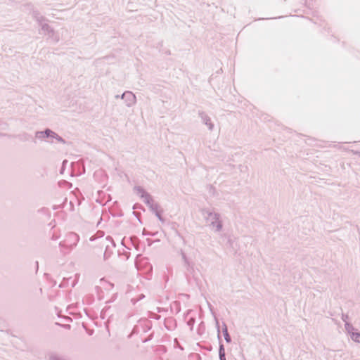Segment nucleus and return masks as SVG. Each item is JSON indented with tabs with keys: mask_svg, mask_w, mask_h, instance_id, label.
I'll list each match as a JSON object with an SVG mask.
<instances>
[{
	"mask_svg": "<svg viewBox=\"0 0 360 360\" xmlns=\"http://www.w3.org/2000/svg\"><path fill=\"white\" fill-rule=\"evenodd\" d=\"M205 221L208 224L210 229L214 233H220L223 230V220L221 214L214 208L203 207L200 210Z\"/></svg>",
	"mask_w": 360,
	"mask_h": 360,
	"instance_id": "nucleus-1",
	"label": "nucleus"
},
{
	"mask_svg": "<svg viewBox=\"0 0 360 360\" xmlns=\"http://www.w3.org/2000/svg\"><path fill=\"white\" fill-rule=\"evenodd\" d=\"M345 330L353 342L360 344V330L349 322L345 323Z\"/></svg>",
	"mask_w": 360,
	"mask_h": 360,
	"instance_id": "nucleus-2",
	"label": "nucleus"
},
{
	"mask_svg": "<svg viewBox=\"0 0 360 360\" xmlns=\"http://www.w3.org/2000/svg\"><path fill=\"white\" fill-rule=\"evenodd\" d=\"M134 192L140 196L143 201L146 202L150 208L153 209V200L150 195L147 193L141 187L136 186L134 188Z\"/></svg>",
	"mask_w": 360,
	"mask_h": 360,
	"instance_id": "nucleus-3",
	"label": "nucleus"
},
{
	"mask_svg": "<svg viewBox=\"0 0 360 360\" xmlns=\"http://www.w3.org/2000/svg\"><path fill=\"white\" fill-rule=\"evenodd\" d=\"M121 98L124 100L127 106H131L136 102V96L133 91H124L121 95Z\"/></svg>",
	"mask_w": 360,
	"mask_h": 360,
	"instance_id": "nucleus-4",
	"label": "nucleus"
},
{
	"mask_svg": "<svg viewBox=\"0 0 360 360\" xmlns=\"http://www.w3.org/2000/svg\"><path fill=\"white\" fill-rule=\"evenodd\" d=\"M198 115L201 122L207 126L209 131H212L214 128V124L212 122L210 117L204 112H199Z\"/></svg>",
	"mask_w": 360,
	"mask_h": 360,
	"instance_id": "nucleus-5",
	"label": "nucleus"
},
{
	"mask_svg": "<svg viewBox=\"0 0 360 360\" xmlns=\"http://www.w3.org/2000/svg\"><path fill=\"white\" fill-rule=\"evenodd\" d=\"M47 139L48 140L46 141L51 144L53 143V140H56L63 144L65 143V141L61 136L51 129H49V136H47Z\"/></svg>",
	"mask_w": 360,
	"mask_h": 360,
	"instance_id": "nucleus-6",
	"label": "nucleus"
},
{
	"mask_svg": "<svg viewBox=\"0 0 360 360\" xmlns=\"http://www.w3.org/2000/svg\"><path fill=\"white\" fill-rule=\"evenodd\" d=\"M49 129H46L44 131H37L35 133V138L37 139L44 141L46 139H47V136H49Z\"/></svg>",
	"mask_w": 360,
	"mask_h": 360,
	"instance_id": "nucleus-7",
	"label": "nucleus"
},
{
	"mask_svg": "<svg viewBox=\"0 0 360 360\" xmlns=\"http://www.w3.org/2000/svg\"><path fill=\"white\" fill-rule=\"evenodd\" d=\"M32 17L39 23V25L42 24L45 21V18L37 11H34L32 12Z\"/></svg>",
	"mask_w": 360,
	"mask_h": 360,
	"instance_id": "nucleus-8",
	"label": "nucleus"
},
{
	"mask_svg": "<svg viewBox=\"0 0 360 360\" xmlns=\"http://www.w3.org/2000/svg\"><path fill=\"white\" fill-rule=\"evenodd\" d=\"M41 27V30L44 32V34H51V37L53 35V30L51 28V27L46 23H42L40 25Z\"/></svg>",
	"mask_w": 360,
	"mask_h": 360,
	"instance_id": "nucleus-9",
	"label": "nucleus"
},
{
	"mask_svg": "<svg viewBox=\"0 0 360 360\" xmlns=\"http://www.w3.org/2000/svg\"><path fill=\"white\" fill-rule=\"evenodd\" d=\"M223 333H224V335L225 340L227 342H231V338L229 336V334L228 333V330H227V328H226V326H224V328L223 329Z\"/></svg>",
	"mask_w": 360,
	"mask_h": 360,
	"instance_id": "nucleus-10",
	"label": "nucleus"
},
{
	"mask_svg": "<svg viewBox=\"0 0 360 360\" xmlns=\"http://www.w3.org/2000/svg\"><path fill=\"white\" fill-rule=\"evenodd\" d=\"M49 360H62L57 354H51L49 356Z\"/></svg>",
	"mask_w": 360,
	"mask_h": 360,
	"instance_id": "nucleus-11",
	"label": "nucleus"
},
{
	"mask_svg": "<svg viewBox=\"0 0 360 360\" xmlns=\"http://www.w3.org/2000/svg\"><path fill=\"white\" fill-rule=\"evenodd\" d=\"M219 356L221 355H225V352H224V346L222 345H220L219 347Z\"/></svg>",
	"mask_w": 360,
	"mask_h": 360,
	"instance_id": "nucleus-12",
	"label": "nucleus"
},
{
	"mask_svg": "<svg viewBox=\"0 0 360 360\" xmlns=\"http://www.w3.org/2000/svg\"><path fill=\"white\" fill-rule=\"evenodd\" d=\"M155 215L158 217V218L160 220H161V219H161V216H160V214L158 213V212H157V211H156V212H155Z\"/></svg>",
	"mask_w": 360,
	"mask_h": 360,
	"instance_id": "nucleus-13",
	"label": "nucleus"
},
{
	"mask_svg": "<svg viewBox=\"0 0 360 360\" xmlns=\"http://www.w3.org/2000/svg\"><path fill=\"white\" fill-rule=\"evenodd\" d=\"M220 360H226L225 355H221L219 356Z\"/></svg>",
	"mask_w": 360,
	"mask_h": 360,
	"instance_id": "nucleus-14",
	"label": "nucleus"
},
{
	"mask_svg": "<svg viewBox=\"0 0 360 360\" xmlns=\"http://www.w3.org/2000/svg\"><path fill=\"white\" fill-rule=\"evenodd\" d=\"M54 41L56 42L58 41H59V37H56L55 39H54Z\"/></svg>",
	"mask_w": 360,
	"mask_h": 360,
	"instance_id": "nucleus-15",
	"label": "nucleus"
},
{
	"mask_svg": "<svg viewBox=\"0 0 360 360\" xmlns=\"http://www.w3.org/2000/svg\"><path fill=\"white\" fill-rule=\"evenodd\" d=\"M215 321H216L217 326H218V321H217V319H215Z\"/></svg>",
	"mask_w": 360,
	"mask_h": 360,
	"instance_id": "nucleus-16",
	"label": "nucleus"
},
{
	"mask_svg": "<svg viewBox=\"0 0 360 360\" xmlns=\"http://www.w3.org/2000/svg\"><path fill=\"white\" fill-rule=\"evenodd\" d=\"M115 97H116V98H119V97H120V95H115Z\"/></svg>",
	"mask_w": 360,
	"mask_h": 360,
	"instance_id": "nucleus-17",
	"label": "nucleus"
}]
</instances>
